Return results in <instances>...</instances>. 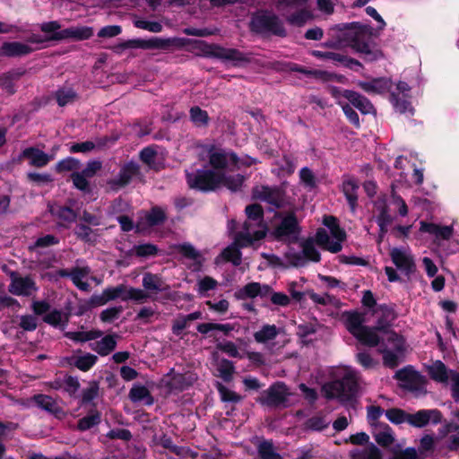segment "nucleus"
Returning <instances> with one entry per match:
<instances>
[{
    "mask_svg": "<svg viewBox=\"0 0 459 459\" xmlns=\"http://www.w3.org/2000/svg\"><path fill=\"white\" fill-rule=\"evenodd\" d=\"M32 48L24 43L19 41L4 42L0 48L1 56L7 57H16L30 54Z\"/></svg>",
    "mask_w": 459,
    "mask_h": 459,
    "instance_id": "nucleus-23",
    "label": "nucleus"
},
{
    "mask_svg": "<svg viewBox=\"0 0 459 459\" xmlns=\"http://www.w3.org/2000/svg\"><path fill=\"white\" fill-rule=\"evenodd\" d=\"M21 157L28 159L30 160V164L36 168L44 167L50 160L49 155L35 147H30L23 150V152L21 154Z\"/></svg>",
    "mask_w": 459,
    "mask_h": 459,
    "instance_id": "nucleus-25",
    "label": "nucleus"
},
{
    "mask_svg": "<svg viewBox=\"0 0 459 459\" xmlns=\"http://www.w3.org/2000/svg\"><path fill=\"white\" fill-rule=\"evenodd\" d=\"M33 399L40 408L51 413L57 414L61 411L56 401L53 400L50 396L37 394L33 397Z\"/></svg>",
    "mask_w": 459,
    "mask_h": 459,
    "instance_id": "nucleus-50",
    "label": "nucleus"
},
{
    "mask_svg": "<svg viewBox=\"0 0 459 459\" xmlns=\"http://www.w3.org/2000/svg\"><path fill=\"white\" fill-rule=\"evenodd\" d=\"M187 183L193 189L202 192L214 191L220 186V172L212 169H197L187 177Z\"/></svg>",
    "mask_w": 459,
    "mask_h": 459,
    "instance_id": "nucleus-6",
    "label": "nucleus"
},
{
    "mask_svg": "<svg viewBox=\"0 0 459 459\" xmlns=\"http://www.w3.org/2000/svg\"><path fill=\"white\" fill-rule=\"evenodd\" d=\"M199 49L203 56L221 61H230L234 66H242L252 62V54L238 48H228L219 44L199 41Z\"/></svg>",
    "mask_w": 459,
    "mask_h": 459,
    "instance_id": "nucleus-4",
    "label": "nucleus"
},
{
    "mask_svg": "<svg viewBox=\"0 0 459 459\" xmlns=\"http://www.w3.org/2000/svg\"><path fill=\"white\" fill-rule=\"evenodd\" d=\"M196 329L203 334L216 330L222 332L224 335H229L234 330V325L231 324L202 323L197 325Z\"/></svg>",
    "mask_w": 459,
    "mask_h": 459,
    "instance_id": "nucleus-40",
    "label": "nucleus"
},
{
    "mask_svg": "<svg viewBox=\"0 0 459 459\" xmlns=\"http://www.w3.org/2000/svg\"><path fill=\"white\" fill-rule=\"evenodd\" d=\"M89 346L99 355L107 356L115 350L117 341L114 336L108 334L100 341L90 343Z\"/></svg>",
    "mask_w": 459,
    "mask_h": 459,
    "instance_id": "nucleus-30",
    "label": "nucleus"
},
{
    "mask_svg": "<svg viewBox=\"0 0 459 459\" xmlns=\"http://www.w3.org/2000/svg\"><path fill=\"white\" fill-rule=\"evenodd\" d=\"M148 299H150V294L145 290L134 287H126V296L123 297V301L134 300L138 303H143Z\"/></svg>",
    "mask_w": 459,
    "mask_h": 459,
    "instance_id": "nucleus-57",
    "label": "nucleus"
},
{
    "mask_svg": "<svg viewBox=\"0 0 459 459\" xmlns=\"http://www.w3.org/2000/svg\"><path fill=\"white\" fill-rule=\"evenodd\" d=\"M76 98L77 94L70 88H62L56 92V99L60 107L73 102Z\"/></svg>",
    "mask_w": 459,
    "mask_h": 459,
    "instance_id": "nucleus-61",
    "label": "nucleus"
},
{
    "mask_svg": "<svg viewBox=\"0 0 459 459\" xmlns=\"http://www.w3.org/2000/svg\"><path fill=\"white\" fill-rule=\"evenodd\" d=\"M143 49H167L171 46L169 39L152 38L143 39Z\"/></svg>",
    "mask_w": 459,
    "mask_h": 459,
    "instance_id": "nucleus-59",
    "label": "nucleus"
},
{
    "mask_svg": "<svg viewBox=\"0 0 459 459\" xmlns=\"http://www.w3.org/2000/svg\"><path fill=\"white\" fill-rule=\"evenodd\" d=\"M258 455L260 459H281V455L274 451L272 441L264 440L258 446Z\"/></svg>",
    "mask_w": 459,
    "mask_h": 459,
    "instance_id": "nucleus-54",
    "label": "nucleus"
},
{
    "mask_svg": "<svg viewBox=\"0 0 459 459\" xmlns=\"http://www.w3.org/2000/svg\"><path fill=\"white\" fill-rule=\"evenodd\" d=\"M394 378L402 382L401 387L412 393H425L427 380L424 376L416 371L412 366H406L397 370Z\"/></svg>",
    "mask_w": 459,
    "mask_h": 459,
    "instance_id": "nucleus-5",
    "label": "nucleus"
},
{
    "mask_svg": "<svg viewBox=\"0 0 459 459\" xmlns=\"http://www.w3.org/2000/svg\"><path fill=\"white\" fill-rule=\"evenodd\" d=\"M168 376H171L167 386L171 391L182 392L187 389L193 384V378L191 375L175 373L174 369H171Z\"/></svg>",
    "mask_w": 459,
    "mask_h": 459,
    "instance_id": "nucleus-28",
    "label": "nucleus"
},
{
    "mask_svg": "<svg viewBox=\"0 0 459 459\" xmlns=\"http://www.w3.org/2000/svg\"><path fill=\"white\" fill-rule=\"evenodd\" d=\"M128 398L134 403H143L144 405L151 406L154 403V398L150 390L141 384H134L131 387Z\"/></svg>",
    "mask_w": 459,
    "mask_h": 459,
    "instance_id": "nucleus-22",
    "label": "nucleus"
},
{
    "mask_svg": "<svg viewBox=\"0 0 459 459\" xmlns=\"http://www.w3.org/2000/svg\"><path fill=\"white\" fill-rule=\"evenodd\" d=\"M85 269L84 268H74L71 272L67 270H60L59 275L62 277H70L72 281L81 290H86V282L82 281V279L85 276Z\"/></svg>",
    "mask_w": 459,
    "mask_h": 459,
    "instance_id": "nucleus-41",
    "label": "nucleus"
},
{
    "mask_svg": "<svg viewBox=\"0 0 459 459\" xmlns=\"http://www.w3.org/2000/svg\"><path fill=\"white\" fill-rule=\"evenodd\" d=\"M217 390L221 395L222 402H230L238 403L242 400V397L236 392L230 390L221 383L217 384Z\"/></svg>",
    "mask_w": 459,
    "mask_h": 459,
    "instance_id": "nucleus-62",
    "label": "nucleus"
},
{
    "mask_svg": "<svg viewBox=\"0 0 459 459\" xmlns=\"http://www.w3.org/2000/svg\"><path fill=\"white\" fill-rule=\"evenodd\" d=\"M264 228L259 230H255L250 233V222L246 221L243 224V231L239 232V238H246L247 243H253L254 241H259L265 238L267 232V227L264 223L262 224Z\"/></svg>",
    "mask_w": 459,
    "mask_h": 459,
    "instance_id": "nucleus-37",
    "label": "nucleus"
},
{
    "mask_svg": "<svg viewBox=\"0 0 459 459\" xmlns=\"http://www.w3.org/2000/svg\"><path fill=\"white\" fill-rule=\"evenodd\" d=\"M443 414L437 409H422L415 413H409L407 423L414 428H424L428 424L437 425L442 422Z\"/></svg>",
    "mask_w": 459,
    "mask_h": 459,
    "instance_id": "nucleus-9",
    "label": "nucleus"
},
{
    "mask_svg": "<svg viewBox=\"0 0 459 459\" xmlns=\"http://www.w3.org/2000/svg\"><path fill=\"white\" fill-rule=\"evenodd\" d=\"M80 353L82 351L78 350L72 356L63 358L60 360V365L62 367H76L82 371H86V356L80 355Z\"/></svg>",
    "mask_w": 459,
    "mask_h": 459,
    "instance_id": "nucleus-45",
    "label": "nucleus"
},
{
    "mask_svg": "<svg viewBox=\"0 0 459 459\" xmlns=\"http://www.w3.org/2000/svg\"><path fill=\"white\" fill-rule=\"evenodd\" d=\"M142 284L146 291L153 293L169 290V285L159 274L150 272L143 274Z\"/></svg>",
    "mask_w": 459,
    "mask_h": 459,
    "instance_id": "nucleus-20",
    "label": "nucleus"
},
{
    "mask_svg": "<svg viewBox=\"0 0 459 459\" xmlns=\"http://www.w3.org/2000/svg\"><path fill=\"white\" fill-rule=\"evenodd\" d=\"M218 371L223 381L230 382L235 373L234 363L230 359H221L218 365Z\"/></svg>",
    "mask_w": 459,
    "mask_h": 459,
    "instance_id": "nucleus-52",
    "label": "nucleus"
},
{
    "mask_svg": "<svg viewBox=\"0 0 459 459\" xmlns=\"http://www.w3.org/2000/svg\"><path fill=\"white\" fill-rule=\"evenodd\" d=\"M351 459H383L380 449L370 444L364 449H353L350 453Z\"/></svg>",
    "mask_w": 459,
    "mask_h": 459,
    "instance_id": "nucleus-32",
    "label": "nucleus"
},
{
    "mask_svg": "<svg viewBox=\"0 0 459 459\" xmlns=\"http://www.w3.org/2000/svg\"><path fill=\"white\" fill-rule=\"evenodd\" d=\"M378 332L375 329V327H369L365 325L362 329H360L354 337L362 344L376 347L380 342V337L377 333Z\"/></svg>",
    "mask_w": 459,
    "mask_h": 459,
    "instance_id": "nucleus-29",
    "label": "nucleus"
},
{
    "mask_svg": "<svg viewBox=\"0 0 459 459\" xmlns=\"http://www.w3.org/2000/svg\"><path fill=\"white\" fill-rule=\"evenodd\" d=\"M346 100L349 104L358 108L362 114L368 115L375 112V108L371 101L364 95L357 91H347Z\"/></svg>",
    "mask_w": 459,
    "mask_h": 459,
    "instance_id": "nucleus-21",
    "label": "nucleus"
},
{
    "mask_svg": "<svg viewBox=\"0 0 459 459\" xmlns=\"http://www.w3.org/2000/svg\"><path fill=\"white\" fill-rule=\"evenodd\" d=\"M390 101L394 105L396 111L401 114L412 111V107L410 100H408L407 94H403L402 97H400L399 93L392 92L390 94Z\"/></svg>",
    "mask_w": 459,
    "mask_h": 459,
    "instance_id": "nucleus-46",
    "label": "nucleus"
},
{
    "mask_svg": "<svg viewBox=\"0 0 459 459\" xmlns=\"http://www.w3.org/2000/svg\"><path fill=\"white\" fill-rule=\"evenodd\" d=\"M378 310L381 312V316L377 321L375 329L378 332L387 333H389V329L392 326L393 322L396 319L397 315L394 307L386 304H380L378 306Z\"/></svg>",
    "mask_w": 459,
    "mask_h": 459,
    "instance_id": "nucleus-17",
    "label": "nucleus"
},
{
    "mask_svg": "<svg viewBox=\"0 0 459 459\" xmlns=\"http://www.w3.org/2000/svg\"><path fill=\"white\" fill-rule=\"evenodd\" d=\"M239 248L240 247L235 245V243L227 247L221 252L222 258L227 262L232 263L235 266L240 265L242 262V253Z\"/></svg>",
    "mask_w": 459,
    "mask_h": 459,
    "instance_id": "nucleus-47",
    "label": "nucleus"
},
{
    "mask_svg": "<svg viewBox=\"0 0 459 459\" xmlns=\"http://www.w3.org/2000/svg\"><path fill=\"white\" fill-rule=\"evenodd\" d=\"M9 286V292L14 295L30 296L36 290L34 281L30 277H13Z\"/></svg>",
    "mask_w": 459,
    "mask_h": 459,
    "instance_id": "nucleus-18",
    "label": "nucleus"
},
{
    "mask_svg": "<svg viewBox=\"0 0 459 459\" xmlns=\"http://www.w3.org/2000/svg\"><path fill=\"white\" fill-rule=\"evenodd\" d=\"M261 294V284L259 282H249L235 292L238 299H255Z\"/></svg>",
    "mask_w": 459,
    "mask_h": 459,
    "instance_id": "nucleus-42",
    "label": "nucleus"
},
{
    "mask_svg": "<svg viewBox=\"0 0 459 459\" xmlns=\"http://www.w3.org/2000/svg\"><path fill=\"white\" fill-rule=\"evenodd\" d=\"M386 419L393 424L399 425L407 422L409 413L400 408H391L385 411Z\"/></svg>",
    "mask_w": 459,
    "mask_h": 459,
    "instance_id": "nucleus-55",
    "label": "nucleus"
},
{
    "mask_svg": "<svg viewBox=\"0 0 459 459\" xmlns=\"http://www.w3.org/2000/svg\"><path fill=\"white\" fill-rule=\"evenodd\" d=\"M140 174V166L131 160L121 167L117 178L110 179L108 185L113 190H118L120 188L128 186L134 177Z\"/></svg>",
    "mask_w": 459,
    "mask_h": 459,
    "instance_id": "nucleus-11",
    "label": "nucleus"
},
{
    "mask_svg": "<svg viewBox=\"0 0 459 459\" xmlns=\"http://www.w3.org/2000/svg\"><path fill=\"white\" fill-rule=\"evenodd\" d=\"M126 286L119 284L116 287H108L103 290L101 294H93L88 300L89 307H100L111 300L121 299L126 296Z\"/></svg>",
    "mask_w": 459,
    "mask_h": 459,
    "instance_id": "nucleus-12",
    "label": "nucleus"
},
{
    "mask_svg": "<svg viewBox=\"0 0 459 459\" xmlns=\"http://www.w3.org/2000/svg\"><path fill=\"white\" fill-rule=\"evenodd\" d=\"M190 120L197 127H205L208 126L210 117L206 110L198 106H194L189 110Z\"/></svg>",
    "mask_w": 459,
    "mask_h": 459,
    "instance_id": "nucleus-43",
    "label": "nucleus"
},
{
    "mask_svg": "<svg viewBox=\"0 0 459 459\" xmlns=\"http://www.w3.org/2000/svg\"><path fill=\"white\" fill-rule=\"evenodd\" d=\"M275 217L281 219V221L270 233L273 239L278 242L297 243L302 230L295 210L276 212Z\"/></svg>",
    "mask_w": 459,
    "mask_h": 459,
    "instance_id": "nucleus-3",
    "label": "nucleus"
},
{
    "mask_svg": "<svg viewBox=\"0 0 459 459\" xmlns=\"http://www.w3.org/2000/svg\"><path fill=\"white\" fill-rule=\"evenodd\" d=\"M322 391L327 400L338 399L342 403L352 401L359 391L356 373L346 372L342 378L325 384Z\"/></svg>",
    "mask_w": 459,
    "mask_h": 459,
    "instance_id": "nucleus-2",
    "label": "nucleus"
},
{
    "mask_svg": "<svg viewBox=\"0 0 459 459\" xmlns=\"http://www.w3.org/2000/svg\"><path fill=\"white\" fill-rule=\"evenodd\" d=\"M390 257L394 264L407 276H410L416 271V264L411 255L398 247H394L390 251Z\"/></svg>",
    "mask_w": 459,
    "mask_h": 459,
    "instance_id": "nucleus-14",
    "label": "nucleus"
},
{
    "mask_svg": "<svg viewBox=\"0 0 459 459\" xmlns=\"http://www.w3.org/2000/svg\"><path fill=\"white\" fill-rule=\"evenodd\" d=\"M420 231L433 235L438 239L449 240L454 234V228L452 225L442 226L433 222L421 221Z\"/></svg>",
    "mask_w": 459,
    "mask_h": 459,
    "instance_id": "nucleus-16",
    "label": "nucleus"
},
{
    "mask_svg": "<svg viewBox=\"0 0 459 459\" xmlns=\"http://www.w3.org/2000/svg\"><path fill=\"white\" fill-rule=\"evenodd\" d=\"M358 86L368 93L383 94L391 89V80L379 77L374 78L369 82L359 81Z\"/></svg>",
    "mask_w": 459,
    "mask_h": 459,
    "instance_id": "nucleus-19",
    "label": "nucleus"
},
{
    "mask_svg": "<svg viewBox=\"0 0 459 459\" xmlns=\"http://www.w3.org/2000/svg\"><path fill=\"white\" fill-rule=\"evenodd\" d=\"M209 164L212 170L223 172L228 168V155L224 150L216 151L213 145L208 149Z\"/></svg>",
    "mask_w": 459,
    "mask_h": 459,
    "instance_id": "nucleus-24",
    "label": "nucleus"
},
{
    "mask_svg": "<svg viewBox=\"0 0 459 459\" xmlns=\"http://www.w3.org/2000/svg\"><path fill=\"white\" fill-rule=\"evenodd\" d=\"M41 30L48 34L47 40H62L68 38H76L78 33L73 29L61 30V25L57 22H44L40 26Z\"/></svg>",
    "mask_w": 459,
    "mask_h": 459,
    "instance_id": "nucleus-15",
    "label": "nucleus"
},
{
    "mask_svg": "<svg viewBox=\"0 0 459 459\" xmlns=\"http://www.w3.org/2000/svg\"><path fill=\"white\" fill-rule=\"evenodd\" d=\"M328 60H332L335 65H342L353 71H358L359 68L363 67L362 64L357 59L337 52H330Z\"/></svg>",
    "mask_w": 459,
    "mask_h": 459,
    "instance_id": "nucleus-34",
    "label": "nucleus"
},
{
    "mask_svg": "<svg viewBox=\"0 0 459 459\" xmlns=\"http://www.w3.org/2000/svg\"><path fill=\"white\" fill-rule=\"evenodd\" d=\"M358 182L353 178H348L342 182V193L348 202L351 212H355L358 206Z\"/></svg>",
    "mask_w": 459,
    "mask_h": 459,
    "instance_id": "nucleus-27",
    "label": "nucleus"
},
{
    "mask_svg": "<svg viewBox=\"0 0 459 459\" xmlns=\"http://www.w3.org/2000/svg\"><path fill=\"white\" fill-rule=\"evenodd\" d=\"M337 104L342 108L349 122L351 125H353L356 128H359V117L358 113L353 109V108L349 103L344 102L342 100H338Z\"/></svg>",
    "mask_w": 459,
    "mask_h": 459,
    "instance_id": "nucleus-58",
    "label": "nucleus"
},
{
    "mask_svg": "<svg viewBox=\"0 0 459 459\" xmlns=\"http://www.w3.org/2000/svg\"><path fill=\"white\" fill-rule=\"evenodd\" d=\"M132 252L138 257H150L158 255L159 248L152 243H145L134 246Z\"/></svg>",
    "mask_w": 459,
    "mask_h": 459,
    "instance_id": "nucleus-56",
    "label": "nucleus"
},
{
    "mask_svg": "<svg viewBox=\"0 0 459 459\" xmlns=\"http://www.w3.org/2000/svg\"><path fill=\"white\" fill-rule=\"evenodd\" d=\"M345 317V326L351 335H356L360 329L365 325V315L357 310L345 311L343 313Z\"/></svg>",
    "mask_w": 459,
    "mask_h": 459,
    "instance_id": "nucleus-26",
    "label": "nucleus"
},
{
    "mask_svg": "<svg viewBox=\"0 0 459 459\" xmlns=\"http://www.w3.org/2000/svg\"><path fill=\"white\" fill-rule=\"evenodd\" d=\"M330 30L338 32L342 43L350 46V44H352L359 37H366L370 34L371 27L352 22L335 24Z\"/></svg>",
    "mask_w": 459,
    "mask_h": 459,
    "instance_id": "nucleus-7",
    "label": "nucleus"
},
{
    "mask_svg": "<svg viewBox=\"0 0 459 459\" xmlns=\"http://www.w3.org/2000/svg\"><path fill=\"white\" fill-rule=\"evenodd\" d=\"M216 349L228 354L231 358H242L238 351L237 345L233 342H218L216 343Z\"/></svg>",
    "mask_w": 459,
    "mask_h": 459,
    "instance_id": "nucleus-64",
    "label": "nucleus"
},
{
    "mask_svg": "<svg viewBox=\"0 0 459 459\" xmlns=\"http://www.w3.org/2000/svg\"><path fill=\"white\" fill-rule=\"evenodd\" d=\"M250 30L263 37L276 36L285 38L287 30L282 21L274 13L268 10H258L251 16Z\"/></svg>",
    "mask_w": 459,
    "mask_h": 459,
    "instance_id": "nucleus-1",
    "label": "nucleus"
},
{
    "mask_svg": "<svg viewBox=\"0 0 459 459\" xmlns=\"http://www.w3.org/2000/svg\"><path fill=\"white\" fill-rule=\"evenodd\" d=\"M253 198L265 202L277 209L285 206V191L280 186H261L252 190Z\"/></svg>",
    "mask_w": 459,
    "mask_h": 459,
    "instance_id": "nucleus-8",
    "label": "nucleus"
},
{
    "mask_svg": "<svg viewBox=\"0 0 459 459\" xmlns=\"http://www.w3.org/2000/svg\"><path fill=\"white\" fill-rule=\"evenodd\" d=\"M145 219L150 227H154L163 224L167 220V215L160 207L154 206L146 214Z\"/></svg>",
    "mask_w": 459,
    "mask_h": 459,
    "instance_id": "nucleus-49",
    "label": "nucleus"
},
{
    "mask_svg": "<svg viewBox=\"0 0 459 459\" xmlns=\"http://www.w3.org/2000/svg\"><path fill=\"white\" fill-rule=\"evenodd\" d=\"M430 378L438 383H446L448 381L447 368L441 360H437L429 368Z\"/></svg>",
    "mask_w": 459,
    "mask_h": 459,
    "instance_id": "nucleus-36",
    "label": "nucleus"
},
{
    "mask_svg": "<svg viewBox=\"0 0 459 459\" xmlns=\"http://www.w3.org/2000/svg\"><path fill=\"white\" fill-rule=\"evenodd\" d=\"M245 179V177L241 174L226 175L224 172H220V185H223L232 192L239 191Z\"/></svg>",
    "mask_w": 459,
    "mask_h": 459,
    "instance_id": "nucleus-33",
    "label": "nucleus"
},
{
    "mask_svg": "<svg viewBox=\"0 0 459 459\" xmlns=\"http://www.w3.org/2000/svg\"><path fill=\"white\" fill-rule=\"evenodd\" d=\"M300 247L302 248V255L304 259L318 263L321 260V255L318 250L315 247L314 239L311 238H307L301 242Z\"/></svg>",
    "mask_w": 459,
    "mask_h": 459,
    "instance_id": "nucleus-39",
    "label": "nucleus"
},
{
    "mask_svg": "<svg viewBox=\"0 0 459 459\" xmlns=\"http://www.w3.org/2000/svg\"><path fill=\"white\" fill-rule=\"evenodd\" d=\"M290 394L288 386L283 382H277L268 388L265 403L270 407L284 405Z\"/></svg>",
    "mask_w": 459,
    "mask_h": 459,
    "instance_id": "nucleus-13",
    "label": "nucleus"
},
{
    "mask_svg": "<svg viewBox=\"0 0 459 459\" xmlns=\"http://www.w3.org/2000/svg\"><path fill=\"white\" fill-rule=\"evenodd\" d=\"M290 71L297 72L307 76L314 77L316 79L322 80L324 82H329L333 76L331 73L323 70H310L298 64H291Z\"/></svg>",
    "mask_w": 459,
    "mask_h": 459,
    "instance_id": "nucleus-35",
    "label": "nucleus"
},
{
    "mask_svg": "<svg viewBox=\"0 0 459 459\" xmlns=\"http://www.w3.org/2000/svg\"><path fill=\"white\" fill-rule=\"evenodd\" d=\"M245 212L248 221L256 222L259 226L264 223V209L259 204H252L246 207Z\"/></svg>",
    "mask_w": 459,
    "mask_h": 459,
    "instance_id": "nucleus-51",
    "label": "nucleus"
},
{
    "mask_svg": "<svg viewBox=\"0 0 459 459\" xmlns=\"http://www.w3.org/2000/svg\"><path fill=\"white\" fill-rule=\"evenodd\" d=\"M377 209L379 210V214L376 220L377 225L388 227L394 221V217L389 213V207L384 203L378 205Z\"/></svg>",
    "mask_w": 459,
    "mask_h": 459,
    "instance_id": "nucleus-63",
    "label": "nucleus"
},
{
    "mask_svg": "<svg viewBox=\"0 0 459 459\" xmlns=\"http://www.w3.org/2000/svg\"><path fill=\"white\" fill-rule=\"evenodd\" d=\"M366 37H359L350 47L356 52L363 54L365 61L372 62L377 60L379 53L373 51L370 48L368 42L365 39Z\"/></svg>",
    "mask_w": 459,
    "mask_h": 459,
    "instance_id": "nucleus-31",
    "label": "nucleus"
},
{
    "mask_svg": "<svg viewBox=\"0 0 459 459\" xmlns=\"http://www.w3.org/2000/svg\"><path fill=\"white\" fill-rule=\"evenodd\" d=\"M374 437L376 442L383 447H387L394 442L393 430L386 423L383 424V430L375 434Z\"/></svg>",
    "mask_w": 459,
    "mask_h": 459,
    "instance_id": "nucleus-48",
    "label": "nucleus"
},
{
    "mask_svg": "<svg viewBox=\"0 0 459 459\" xmlns=\"http://www.w3.org/2000/svg\"><path fill=\"white\" fill-rule=\"evenodd\" d=\"M329 425L330 421L327 420L325 416L314 415L304 422V429L306 430L323 431L327 429Z\"/></svg>",
    "mask_w": 459,
    "mask_h": 459,
    "instance_id": "nucleus-44",
    "label": "nucleus"
},
{
    "mask_svg": "<svg viewBox=\"0 0 459 459\" xmlns=\"http://www.w3.org/2000/svg\"><path fill=\"white\" fill-rule=\"evenodd\" d=\"M82 206V203H79L75 200H69L66 205L51 209V212L62 221V224H70L74 222L78 216H82V219L86 220V211H83L81 214Z\"/></svg>",
    "mask_w": 459,
    "mask_h": 459,
    "instance_id": "nucleus-10",
    "label": "nucleus"
},
{
    "mask_svg": "<svg viewBox=\"0 0 459 459\" xmlns=\"http://www.w3.org/2000/svg\"><path fill=\"white\" fill-rule=\"evenodd\" d=\"M123 310L124 309H123L122 306L106 308V309L102 310L101 313L100 314V318L101 322H103V323L111 324L115 320L119 318Z\"/></svg>",
    "mask_w": 459,
    "mask_h": 459,
    "instance_id": "nucleus-60",
    "label": "nucleus"
},
{
    "mask_svg": "<svg viewBox=\"0 0 459 459\" xmlns=\"http://www.w3.org/2000/svg\"><path fill=\"white\" fill-rule=\"evenodd\" d=\"M279 332L274 325H264L259 331L254 333V338L258 343H265L275 339Z\"/></svg>",
    "mask_w": 459,
    "mask_h": 459,
    "instance_id": "nucleus-38",
    "label": "nucleus"
},
{
    "mask_svg": "<svg viewBox=\"0 0 459 459\" xmlns=\"http://www.w3.org/2000/svg\"><path fill=\"white\" fill-rule=\"evenodd\" d=\"M310 19H312V14L310 11L307 9H300L289 15L287 17V22L290 25L302 27Z\"/></svg>",
    "mask_w": 459,
    "mask_h": 459,
    "instance_id": "nucleus-53",
    "label": "nucleus"
}]
</instances>
